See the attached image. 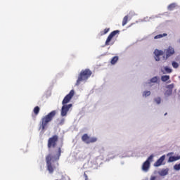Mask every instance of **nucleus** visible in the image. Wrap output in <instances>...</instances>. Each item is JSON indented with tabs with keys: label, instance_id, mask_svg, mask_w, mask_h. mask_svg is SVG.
Wrapping results in <instances>:
<instances>
[{
	"label": "nucleus",
	"instance_id": "nucleus-4",
	"mask_svg": "<svg viewBox=\"0 0 180 180\" xmlns=\"http://www.w3.org/2000/svg\"><path fill=\"white\" fill-rule=\"evenodd\" d=\"M153 158H154V155H151L148 158L146 161L143 164L142 171H143V172H148V170L150 169V165L151 162H153Z\"/></svg>",
	"mask_w": 180,
	"mask_h": 180
},
{
	"label": "nucleus",
	"instance_id": "nucleus-22",
	"mask_svg": "<svg viewBox=\"0 0 180 180\" xmlns=\"http://www.w3.org/2000/svg\"><path fill=\"white\" fill-rule=\"evenodd\" d=\"M172 66L173 67V68H178L179 67V63H178V62L174 60L172 62Z\"/></svg>",
	"mask_w": 180,
	"mask_h": 180
},
{
	"label": "nucleus",
	"instance_id": "nucleus-8",
	"mask_svg": "<svg viewBox=\"0 0 180 180\" xmlns=\"http://www.w3.org/2000/svg\"><path fill=\"white\" fill-rule=\"evenodd\" d=\"M72 96H74V90L70 91V92L64 98L62 101V105H68L67 103H70V101L72 99Z\"/></svg>",
	"mask_w": 180,
	"mask_h": 180
},
{
	"label": "nucleus",
	"instance_id": "nucleus-6",
	"mask_svg": "<svg viewBox=\"0 0 180 180\" xmlns=\"http://www.w3.org/2000/svg\"><path fill=\"white\" fill-rule=\"evenodd\" d=\"M58 140V136H53V137L50 138L48 141V147L49 148H51L52 147H56L57 144V141Z\"/></svg>",
	"mask_w": 180,
	"mask_h": 180
},
{
	"label": "nucleus",
	"instance_id": "nucleus-18",
	"mask_svg": "<svg viewBox=\"0 0 180 180\" xmlns=\"http://www.w3.org/2000/svg\"><path fill=\"white\" fill-rule=\"evenodd\" d=\"M143 97L147 98V96H150L151 95V91H145L143 92Z\"/></svg>",
	"mask_w": 180,
	"mask_h": 180
},
{
	"label": "nucleus",
	"instance_id": "nucleus-31",
	"mask_svg": "<svg viewBox=\"0 0 180 180\" xmlns=\"http://www.w3.org/2000/svg\"><path fill=\"white\" fill-rule=\"evenodd\" d=\"M108 32H109V28H105L104 30V34H106V33H108Z\"/></svg>",
	"mask_w": 180,
	"mask_h": 180
},
{
	"label": "nucleus",
	"instance_id": "nucleus-17",
	"mask_svg": "<svg viewBox=\"0 0 180 180\" xmlns=\"http://www.w3.org/2000/svg\"><path fill=\"white\" fill-rule=\"evenodd\" d=\"M118 60H119V57L114 56L111 60V64L113 65L116 64V63H117Z\"/></svg>",
	"mask_w": 180,
	"mask_h": 180
},
{
	"label": "nucleus",
	"instance_id": "nucleus-21",
	"mask_svg": "<svg viewBox=\"0 0 180 180\" xmlns=\"http://www.w3.org/2000/svg\"><path fill=\"white\" fill-rule=\"evenodd\" d=\"M165 36H167V34H158L156 36H155L154 39H162V37H165Z\"/></svg>",
	"mask_w": 180,
	"mask_h": 180
},
{
	"label": "nucleus",
	"instance_id": "nucleus-30",
	"mask_svg": "<svg viewBox=\"0 0 180 180\" xmlns=\"http://www.w3.org/2000/svg\"><path fill=\"white\" fill-rule=\"evenodd\" d=\"M155 102L158 105H160V103H161V98L158 97V98H155Z\"/></svg>",
	"mask_w": 180,
	"mask_h": 180
},
{
	"label": "nucleus",
	"instance_id": "nucleus-7",
	"mask_svg": "<svg viewBox=\"0 0 180 180\" xmlns=\"http://www.w3.org/2000/svg\"><path fill=\"white\" fill-rule=\"evenodd\" d=\"M166 60L169 58V57H172L175 54V49L172 46H169L167 49L165 50Z\"/></svg>",
	"mask_w": 180,
	"mask_h": 180
},
{
	"label": "nucleus",
	"instance_id": "nucleus-3",
	"mask_svg": "<svg viewBox=\"0 0 180 180\" xmlns=\"http://www.w3.org/2000/svg\"><path fill=\"white\" fill-rule=\"evenodd\" d=\"M91 75H92V72H91V70L88 69H86L84 71L81 72L78 77V79L77 81L76 85H79L81 82L84 81H86V79H88Z\"/></svg>",
	"mask_w": 180,
	"mask_h": 180
},
{
	"label": "nucleus",
	"instance_id": "nucleus-2",
	"mask_svg": "<svg viewBox=\"0 0 180 180\" xmlns=\"http://www.w3.org/2000/svg\"><path fill=\"white\" fill-rule=\"evenodd\" d=\"M56 116V111H51L50 113H49L47 115L44 116L41 119V128L42 130H44L46 127H47V124L53 120V117Z\"/></svg>",
	"mask_w": 180,
	"mask_h": 180
},
{
	"label": "nucleus",
	"instance_id": "nucleus-11",
	"mask_svg": "<svg viewBox=\"0 0 180 180\" xmlns=\"http://www.w3.org/2000/svg\"><path fill=\"white\" fill-rule=\"evenodd\" d=\"M167 90L165 92V96H171L172 95V89H174V84H169L167 86Z\"/></svg>",
	"mask_w": 180,
	"mask_h": 180
},
{
	"label": "nucleus",
	"instance_id": "nucleus-32",
	"mask_svg": "<svg viewBox=\"0 0 180 180\" xmlns=\"http://www.w3.org/2000/svg\"><path fill=\"white\" fill-rule=\"evenodd\" d=\"M64 122H65V120H64V119H62V120H61V122H60L61 124H63V123H64Z\"/></svg>",
	"mask_w": 180,
	"mask_h": 180
},
{
	"label": "nucleus",
	"instance_id": "nucleus-29",
	"mask_svg": "<svg viewBox=\"0 0 180 180\" xmlns=\"http://www.w3.org/2000/svg\"><path fill=\"white\" fill-rule=\"evenodd\" d=\"M174 169L175 171H180V163L179 164H176L174 166Z\"/></svg>",
	"mask_w": 180,
	"mask_h": 180
},
{
	"label": "nucleus",
	"instance_id": "nucleus-26",
	"mask_svg": "<svg viewBox=\"0 0 180 180\" xmlns=\"http://www.w3.org/2000/svg\"><path fill=\"white\" fill-rule=\"evenodd\" d=\"M150 180H161V177L158 176L152 175L150 176Z\"/></svg>",
	"mask_w": 180,
	"mask_h": 180
},
{
	"label": "nucleus",
	"instance_id": "nucleus-28",
	"mask_svg": "<svg viewBox=\"0 0 180 180\" xmlns=\"http://www.w3.org/2000/svg\"><path fill=\"white\" fill-rule=\"evenodd\" d=\"M39 112H40V108L37 106L34 108V112L35 113V115H38Z\"/></svg>",
	"mask_w": 180,
	"mask_h": 180
},
{
	"label": "nucleus",
	"instance_id": "nucleus-24",
	"mask_svg": "<svg viewBox=\"0 0 180 180\" xmlns=\"http://www.w3.org/2000/svg\"><path fill=\"white\" fill-rule=\"evenodd\" d=\"M78 160H84L85 158V154L84 153H78Z\"/></svg>",
	"mask_w": 180,
	"mask_h": 180
},
{
	"label": "nucleus",
	"instance_id": "nucleus-19",
	"mask_svg": "<svg viewBox=\"0 0 180 180\" xmlns=\"http://www.w3.org/2000/svg\"><path fill=\"white\" fill-rule=\"evenodd\" d=\"M98 141V139L96 137H89V144L91 143H96Z\"/></svg>",
	"mask_w": 180,
	"mask_h": 180
},
{
	"label": "nucleus",
	"instance_id": "nucleus-33",
	"mask_svg": "<svg viewBox=\"0 0 180 180\" xmlns=\"http://www.w3.org/2000/svg\"><path fill=\"white\" fill-rule=\"evenodd\" d=\"M84 176L86 177V179L88 178V176H86V174H84Z\"/></svg>",
	"mask_w": 180,
	"mask_h": 180
},
{
	"label": "nucleus",
	"instance_id": "nucleus-16",
	"mask_svg": "<svg viewBox=\"0 0 180 180\" xmlns=\"http://www.w3.org/2000/svg\"><path fill=\"white\" fill-rule=\"evenodd\" d=\"M82 140L86 143V144H89V136H88L87 134H84L82 136Z\"/></svg>",
	"mask_w": 180,
	"mask_h": 180
},
{
	"label": "nucleus",
	"instance_id": "nucleus-25",
	"mask_svg": "<svg viewBox=\"0 0 180 180\" xmlns=\"http://www.w3.org/2000/svg\"><path fill=\"white\" fill-rule=\"evenodd\" d=\"M127 19H129V17H127V15L123 18L122 26H126V25H127Z\"/></svg>",
	"mask_w": 180,
	"mask_h": 180
},
{
	"label": "nucleus",
	"instance_id": "nucleus-20",
	"mask_svg": "<svg viewBox=\"0 0 180 180\" xmlns=\"http://www.w3.org/2000/svg\"><path fill=\"white\" fill-rule=\"evenodd\" d=\"M161 79L163 82H167L168 79H169V75H163L161 77Z\"/></svg>",
	"mask_w": 180,
	"mask_h": 180
},
{
	"label": "nucleus",
	"instance_id": "nucleus-1",
	"mask_svg": "<svg viewBox=\"0 0 180 180\" xmlns=\"http://www.w3.org/2000/svg\"><path fill=\"white\" fill-rule=\"evenodd\" d=\"M61 155V148H58L55 150L53 153L49 154L46 158L47 169L50 174H53L56 165H58L57 161L60 160V156Z\"/></svg>",
	"mask_w": 180,
	"mask_h": 180
},
{
	"label": "nucleus",
	"instance_id": "nucleus-27",
	"mask_svg": "<svg viewBox=\"0 0 180 180\" xmlns=\"http://www.w3.org/2000/svg\"><path fill=\"white\" fill-rule=\"evenodd\" d=\"M176 6V4H172L169 5L168 10L172 11V9H174V8H175Z\"/></svg>",
	"mask_w": 180,
	"mask_h": 180
},
{
	"label": "nucleus",
	"instance_id": "nucleus-15",
	"mask_svg": "<svg viewBox=\"0 0 180 180\" xmlns=\"http://www.w3.org/2000/svg\"><path fill=\"white\" fill-rule=\"evenodd\" d=\"M180 160V155L170 156L168 160V162H174Z\"/></svg>",
	"mask_w": 180,
	"mask_h": 180
},
{
	"label": "nucleus",
	"instance_id": "nucleus-5",
	"mask_svg": "<svg viewBox=\"0 0 180 180\" xmlns=\"http://www.w3.org/2000/svg\"><path fill=\"white\" fill-rule=\"evenodd\" d=\"M71 108H72V104L63 105L60 111V116H62V117L67 116V114L70 112V109H71Z\"/></svg>",
	"mask_w": 180,
	"mask_h": 180
},
{
	"label": "nucleus",
	"instance_id": "nucleus-13",
	"mask_svg": "<svg viewBox=\"0 0 180 180\" xmlns=\"http://www.w3.org/2000/svg\"><path fill=\"white\" fill-rule=\"evenodd\" d=\"M155 59L156 61H160V56H162L164 54V51L162 50L155 49L154 51Z\"/></svg>",
	"mask_w": 180,
	"mask_h": 180
},
{
	"label": "nucleus",
	"instance_id": "nucleus-9",
	"mask_svg": "<svg viewBox=\"0 0 180 180\" xmlns=\"http://www.w3.org/2000/svg\"><path fill=\"white\" fill-rule=\"evenodd\" d=\"M165 155L161 156L155 163L154 167H161V165H165Z\"/></svg>",
	"mask_w": 180,
	"mask_h": 180
},
{
	"label": "nucleus",
	"instance_id": "nucleus-23",
	"mask_svg": "<svg viewBox=\"0 0 180 180\" xmlns=\"http://www.w3.org/2000/svg\"><path fill=\"white\" fill-rule=\"evenodd\" d=\"M158 81V77L155 76L150 79V82H152L153 84H155Z\"/></svg>",
	"mask_w": 180,
	"mask_h": 180
},
{
	"label": "nucleus",
	"instance_id": "nucleus-12",
	"mask_svg": "<svg viewBox=\"0 0 180 180\" xmlns=\"http://www.w3.org/2000/svg\"><path fill=\"white\" fill-rule=\"evenodd\" d=\"M160 71L162 74H171L172 72V68L169 66H163L160 68Z\"/></svg>",
	"mask_w": 180,
	"mask_h": 180
},
{
	"label": "nucleus",
	"instance_id": "nucleus-10",
	"mask_svg": "<svg viewBox=\"0 0 180 180\" xmlns=\"http://www.w3.org/2000/svg\"><path fill=\"white\" fill-rule=\"evenodd\" d=\"M119 32H120L119 30H115L109 34V36L108 37L105 41V46H109V43H110V41L112 40V39H113V37H115V36H116L117 33H119Z\"/></svg>",
	"mask_w": 180,
	"mask_h": 180
},
{
	"label": "nucleus",
	"instance_id": "nucleus-14",
	"mask_svg": "<svg viewBox=\"0 0 180 180\" xmlns=\"http://www.w3.org/2000/svg\"><path fill=\"white\" fill-rule=\"evenodd\" d=\"M169 171V169L166 168V169H162V170L159 171L158 174L160 175V176H165L168 174Z\"/></svg>",
	"mask_w": 180,
	"mask_h": 180
}]
</instances>
